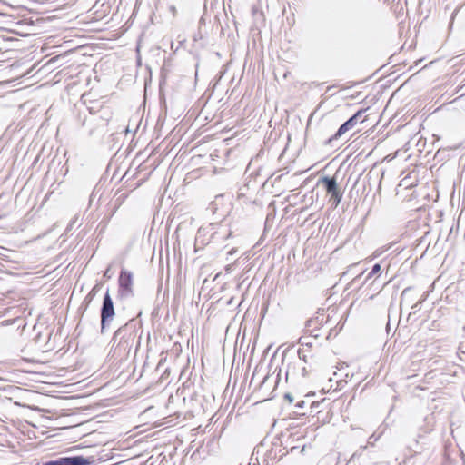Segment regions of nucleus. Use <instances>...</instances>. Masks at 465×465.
Returning <instances> with one entry per match:
<instances>
[{
    "label": "nucleus",
    "instance_id": "1",
    "mask_svg": "<svg viewBox=\"0 0 465 465\" xmlns=\"http://www.w3.org/2000/svg\"><path fill=\"white\" fill-rule=\"evenodd\" d=\"M135 333L134 325L129 322L120 327L114 334L112 339V348L114 353L119 357L129 354L133 348Z\"/></svg>",
    "mask_w": 465,
    "mask_h": 465
},
{
    "label": "nucleus",
    "instance_id": "2",
    "mask_svg": "<svg viewBox=\"0 0 465 465\" xmlns=\"http://www.w3.org/2000/svg\"><path fill=\"white\" fill-rule=\"evenodd\" d=\"M367 109H361L357 111L351 117H350L345 123H343L335 133V134L329 138L328 143H331L333 140H337L341 137L348 131L353 129L358 123L365 121L363 117L364 113Z\"/></svg>",
    "mask_w": 465,
    "mask_h": 465
},
{
    "label": "nucleus",
    "instance_id": "3",
    "mask_svg": "<svg viewBox=\"0 0 465 465\" xmlns=\"http://www.w3.org/2000/svg\"><path fill=\"white\" fill-rule=\"evenodd\" d=\"M115 315L114 302L109 294V292L104 296L103 304L101 308V331L104 332L106 325L112 322Z\"/></svg>",
    "mask_w": 465,
    "mask_h": 465
},
{
    "label": "nucleus",
    "instance_id": "4",
    "mask_svg": "<svg viewBox=\"0 0 465 465\" xmlns=\"http://www.w3.org/2000/svg\"><path fill=\"white\" fill-rule=\"evenodd\" d=\"M319 183H322L325 186L327 193L331 194L330 201L332 202L334 208H336L340 204L343 194L338 188L336 179L334 177L324 176L319 181Z\"/></svg>",
    "mask_w": 465,
    "mask_h": 465
},
{
    "label": "nucleus",
    "instance_id": "5",
    "mask_svg": "<svg viewBox=\"0 0 465 465\" xmlns=\"http://www.w3.org/2000/svg\"><path fill=\"white\" fill-rule=\"evenodd\" d=\"M90 458H84L83 456H71V457H61L54 460H50L44 465H89L91 464Z\"/></svg>",
    "mask_w": 465,
    "mask_h": 465
},
{
    "label": "nucleus",
    "instance_id": "6",
    "mask_svg": "<svg viewBox=\"0 0 465 465\" xmlns=\"http://www.w3.org/2000/svg\"><path fill=\"white\" fill-rule=\"evenodd\" d=\"M133 274L130 272L122 270L119 277L120 293L122 296H129L132 294Z\"/></svg>",
    "mask_w": 465,
    "mask_h": 465
},
{
    "label": "nucleus",
    "instance_id": "7",
    "mask_svg": "<svg viewBox=\"0 0 465 465\" xmlns=\"http://www.w3.org/2000/svg\"><path fill=\"white\" fill-rule=\"evenodd\" d=\"M298 361H294L293 363L292 364H289L288 365V368H287V371H286V378L288 379L290 376H296L297 375V372H296V366H300L302 364V361L303 362H306L307 360H306V354L302 350H299L298 351Z\"/></svg>",
    "mask_w": 465,
    "mask_h": 465
},
{
    "label": "nucleus",
    "instance_id": "8",
    "mask_svg": "<svg viewBox=\"0 0 465 465\" xmlns=\"http://www.w3.org/2000/svg\"><path fill=\"white\" fill-rule=\"evenodd\" d=\"M424 422L426 424V428L424 429L423 432L424 433H430V431H432L434 424H435V416H434V414L431 413V414L426 416L425 419H424Z\"/></svg>",
    "mask_w": 465,
    "mask_h": 465
},
{
    "label": "nucleus",
    "instance_id": "9",
    "mask_svg": "<svg viewBox=\"0 0 465 465\" xmlns=\"http://www.w3.org/2000/svg\"><path fill=\"white\" fill-rule=\"evenodd\" d=\"M231 236V232H215L212 234V241L213 242H217L220 240V238H224V239H227Z\"/></svg>",
    "mask_w": 465,
    "mask_h": 465
},
{
    "label": "nucleus",
    "instance_id": "10",
    "mask_svg": "<svg viewBox=\"0 0 465 465\" xmlns=\"http://www.w3.org/2000/svg\"><path fill=\"white\" fill-rule=\"evenodd\" d=\"M381 271V265L379 263H376L373 265L371 272L369 273L367 279L371 278L374 274L378 273Z\"/></svg>",
    "mask_w": 465,
    "mask_h": 465
},
{
    "label": "nucleus",
    "instance_id": "11",
    "mask_svg": "<svg viewBox=\"0 0 465 465\" xmlns=\"http://www.w3.org/2000/svg\"><path fill=\"white\" fill-rule=\"evenodd\" d=\"M296 368H299L301 370V375L302 377H305L307 375V370H306V367L304 366H302V364L300 366H296Z\"/></svg>",
    "mask_w": 465,
    "mask_h": 465
},
{
    "label": "nucleus",
    "instance_id": "12",
    "mask_svg": "<svg viewBox=\"0 0 465 465\" xmlns=\"http://www.w3.org/2000/svg\"><path fill=\"white\" fill-rule=\"evenodd\" d=\"M379 437H376L374 434L371 435L368 440V443L372 445L374 441H376Z\"/></svg>",
    "mask_w": 465,
    "mask_h": 465
},
{
    "label": "nucleus",
    "instance_id": "13",
    "mask_svg": "<svg viewBox=\"0 0 465 465\" xmlns=\"http://www.w3.org/2000/svg\"><path fill=\"white\" fill-rule=\"evenodd\" d=\"M237 252V249L236 248H232V250H230L228 252H227V258L226 260L229 261V256H232L233 254H235Z\"/></svg>",
    "mask_w": 465,
    "mask_h": 465
},
{
    "label": "nucleus",
    "instance_id": "14",
    "mask_svg": "<svg viewBox=\"0 0 465 465\" xmlns=\"http://www.w3.org/2000/svg\"><path fill=\"white\" fill-rule=\"evenodd\" d=\"M198 244H199V236H197L196 240H195V251L198 250Z\"/></svg>",
    "mask_w": 465,
    "mask_h": 465
},
{
    "label": "nucleus",
    "instance_id": "15",
    "mask_svg": "<svg viewBox=\"0 0 465 465\" xmlns=\"http://www.w3.org/2000/svg\"><path fill=\"white\" fill-rule=\"evenodd\" d=\"M285 398L288 399L290 402H292V400H293L292 397L290 394H286Z\"/></svg>",
    "mask_w": 465,
    "mask_h": 465
},
{
    "label": "nucleus",
    "instance_id": "16",
    "mask_svg": "<svg viewBox=\"0 0 465 465\" xmlns=\"http://www.w3.org/2000/svg\"><path fill=\"white\" fill-rule=\"evenodd\" d=\"M408 292H409V289H408V288L404 289V290H403V292H402V293H401V296H402V297H403V296H405V295H406V293H407Z\"/></svg>",
    "mask_w": 465,
    "mask_h": 465
},
{
    "label": "nucleus",
    "instance_id": "17",
    "mask_svg": "<svg viewBox=\"0 0 465 465\" xmlns=\"http://www.w3.org/2000/svg\"><path fill=\"white\" fill-rule=\"evenodd\" d=\"M268 379H269V377H268V376H265V377L263 378V381H262V384L265 383V382L267 381V380H268Z\"/></svg>",
    "mask_w": 465,
    "mask_h": 465
},
{
    "label": "nucleus",
    "instance_id": "18",
    "mask_svg": "<svg viewBox=\"0 0 465 465\" xmlns=\"http://www.w3.org/2000/svg\"><path fill=\"white\" fill-rule=\"evenodd\" d=\"M313 321L312 320H310L307 322V326H310V324Z\"/></svg>",
    "mask_w": 465,
    "mask_h": 465
}]
</instances>
